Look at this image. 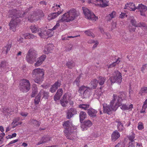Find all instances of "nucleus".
I'll return each mask as SVG.
<instances>
[{"label":"nucleus","mask_w":147,"mask_h":147,"mask_svg":"<svg viewBox=\"0 0 147 147\" xmlns=\"http://www.w3.org/2000/svg\"><path fill=\"white\" fill-rule=\"evenodd\" d=\"M8 12L9 17L12 18L9 25L10 28L12 29L15 28L18 23L20 22L21 20L20 18L24 17L27 12L22 13L20 11L14 9L9 10Z\"/></svg>","instance_id":"1"},{"label":"nucleus","mask_w":147,"mask_h":147,"mask_svg":"<svg viewBox=\"0 0 147 147\" xmlns=\"http://www.w3.org/2000/svg\"><path fill=\"white\" fill-rule=\"evenodd\" d=\"M44 75L43 69L40 68L35 69L32 71V76L34 78V81L38 84H40L43 81Z\"/></svg>","instance_id":"2"},{"label":"nucleus","mask_w":147,"mask_h":147,"mask_svg":"<svg viewBox=\"0 0 147 147\" xmlns=\"http://www.w3.org/2000/svg\"><path fill=\"white\" fill-rule=\"evenodd\" d=\"M103 106V112L109 114L110 111H115L119 106L116 102H110L109 105L107 103L104 102L101 103Z\"/></svg>","instance_id":"3"},{"label":"nucleus","mask_w":147,"mask_h":147,"mask_svg":"<svg viewBox=\"0 0 147 147\" xmlns=\"http://www.w3.org/2000/svg\"><path fill=\"white\" fill-rule=\"evenodd\" d=\"M37 54L36 52L33 49L29 50L26 57V59L28 63L33 64L36 61Z\"/></svg>","instance_id":"4"},{"label":"nucleus","mask_w":147,"mask_h":147,"mask_svg":"<svg viewBox=\"0 0 147 147\" xmlns=\"http://www.w3.org/2000/svg\"><path fill=\"white\" fill-rule=\"evenodd\" d=\"M121 74L117 70L115 71L113 74V76L111 77L109 80L112 84L116 82L120 84L122 81V78Z\"/></svg>","instance_id":"5"},{"label":"nucleus","mask_w":147,"mask_h":147,"mask_svg":"<svg viewBox=\"0 0 147 147\" xmlns=\"http://www.w3.org/2000/svg\"><path fill=\"white\" fill-rule=\"evenodd\" d=\"M92 90L90 87L82 86L80 87L78 92L81 94L82 98H87L90 96Z\"/></svg>","instance_id":"6"},{"label":"nucleus","mask_w":147,"mask_h":147,"mask_svg":"<svg viewBox=\"0 0 147 147\" xmlns=\"http://www.w3.org/2000/svg\"><path fill=\"white\" fill-rule=\"evenodd\" d=\"M30 88V83L28 80L23 79L21 80L20 88L21 91L23 92H26L29 91Z\"/></svg>","instance_id":"7"},{"label":"nucleus","mask_w":147,"mask_h":147,"mask_svg":"<svg viewBox=\"0 0 147 147\" xmlns=\"http://www.w3.org/2000/svg\"><path fill=\"white\" fill-rule=\"evenodd\" d=\"M74 20V9L70 10L69 11L65 13L62 16L61 18L59 20V21L63 22L66 21L69 22Z\"/></svg>","instance_id":"8"},{"label":"nucleus","mask_w":147,"mask_h":147,"mask_svg":"<svg viewBox=\"0 0 147 147\" xmlns=\"http://www.w3.org/2000/svg\"><path fill=\"white\" fill-rule=\"evenodd\" d=\"M82 9L83 10V13L86 18L90 20L95 21L98 19V17L96 16L93 13L91 12L88 9L85 7H83Z\"/></svg>","instance_id":"9"},{"label":"nucleus","mask_w":147,"mask_h":147,"mask_svg":"<svg viewBox=\"0 0 147 147\" xmlns=\"http://www.w3.org/2000/svg\"><path fill=\"white\" fill-rule=\"evenodd\" d=\"M81 123V127L82 131L86 130L90 127L92 125V122L89 120L87 119L85 120Z\"/></svg>","instance_id":"10"},{"label":"nucleus","mask_w":147,"mask_h":147,"mask_svg":"<svg viewBox=\"0 0 147 147\" xmlns=\"http://www.w3.org/2000/svg\"><path fill=\"white\" fill-rule=\"evenodd\" d=\"M136 8L140 11V14L141 16H146L145 12H146L147 10V6L141 4H139Z\"/></svg>","instance_id":"11"},{"label":"nucleus","mask_w":147,"mask_h":147,"mask_svg":"<svg viewBox=\"0 0 147 147\" xmlns=\"http://www.w3.org/2000/svg\"><path fill=\"white\" fill-rule=\"evenodd\" d=\"M61 85V81L60 80H58L51 86L49 91L52 93L55 92L58 88Z\"/></svg>","instance_id":"12"},{"label":"nucleus","mask_w":147,"mask_h":147,"mask_svg":"<svg viewBox=\"0 0 147 147\" xmlns=\"http://www.w3.org/2000/svg\"><path fill=\"white\" fill-rule=\"evenodd\" d=\"M46 58L45 55H43L39 58L36 59V62L34 64V65L35 67L39 66L42 64L43 62L45 60Z\"/></svg>","instance_id":"13"},{"label":"nucleus","mask_w":147,"mask_h":147,"mask_svg":"<svg viewBox=\"0 0 147 147\" xmlns=\"http://www.w3.org/2000/svg\"><path fill=\"white\" fill-rule=\"evenodd\" d=\"M51 138L48 135L43 136L40 139V141L38 142L36 145H39L40 144L46 143L50 140Z\"/></svg>","instance_id":"14"},{"label":"nucleus","mask_w":147,"mask_h":147,"mask_svg":"<svg viewBox=\"0 0 147 147\" xmlns=\"http://www.w3.org/2000/svg\"><path fill=\"white\" fill-rule=\"evenodd\" d=\"M53 45L52 44H49L45 46L44 49L43 51L44 52L45 54H48L49 53H51L53 49Z\"/></svg>","instance_id":"15"},{"label":"nucleus","mask_w":147,"mask_h":147,"mask_svg":"<svg viewBox=\"0 0 147 147\" xmlns=\"http://www.w3.org/2000/svg\"><path fill=\"white\" fill-rule=\"evenodd\" d=\"M63 92V90L62 88H60L57 90L54 97V99L55 101H56L60 99L62 94Z\"/></svg>","instance_id":"16"},{"label":"nucleus","mask_w":147,"mask_h":147,"mask_svg":"<svg viewBox=\"0 0 147 147\" xmlns=\"http://www.w3.org/2000/svg\"><path fill=\"white\" fill-rule=\"evenodd\" d=\"M41 95H42L41 100H47L49 97V92L44 90H41Z\"/></svg>","instance_id":"17"},{"label":"nucleus","mask_w":147,"mask_h":147,"mask_svg":"<svg viewBox=\"0 0 147 147\" xmlns=\"http://www.w3.org/2000/svg\"><path fill=\"white\" fill-rule=\"evenodd\" d=\"M32 93L31 95L32 97H34L38 92L37 86L36 84L33 85L32 88Z\"/></svg>","instance_id":"18"},{"label":"nucleus","mask_w":147,"mask_h":147,"mask_svg":"<svg viewBox=\"0 0 147 147\" xmlns=\"http://www.w3.org/2000/svg\"><path fill=\"white\" fill-rule=\"evenodd\" d=\"M120 136V135L119 132L117 131H114L111 135V139L112 140L115 141L118 139Z\"/></svg>","instance_id":"19"},{"label":"nucleus","mask_w":147,"mask_h":147,"mask_svg":"<svg viewBox=\"0 0 147 147\" xmlns=\"http://www.w3.org/2000/svg\"><path fill=\"white\" fill-rule=\"evenodd\" d=\"M98 83V81L96 79H94L91 81L90 84V86L91 87L90 88L92 89H95L97 86Z\"/></svg>","instance_id":"20"},{"label":"nucleus","mask_w":147,"mask_h":147,"mask_svg":"<svg viewBox=\"0 0 147 147\" xmlns=\"http://www.w3.org/2000/svg\"><path fill=\"white\" fill-rule=\"evenodd\" d=\"M88 113L90 117L94 118L96 117L97 111L93 109H91L88 110Z\"/></svg>","instance_id":"21"},{"label":"nucleus","mask_w":147,"mask_h":147,"mask_svg":"<svg viewBox=\"0 0 147 147\" xmlns=\"http://www.w3.org/2000/svg\"><path fill=\"white\" fill-rule=\"evenodd\" d=\"M71 94L69 93H67L65 94L63 96V98L62 101H68L71 100ZM60 101H62L61 100Z\"/></svg>","instance_id":"22"},{"label":"nucleus","mask_w":147,"mask_h":147,"mask_svg":"<svg viewBox=\"0 0 147 147\" xmlns=\"http://www.w3.org/2000/svg\"><path fill=\"white\" fill-rule=\"evenodd\" d=\"M58 8H57V10L58 11L57 12L53 13L50 15V18H48L49 20L55 18L62 13V12L61 11H58Z\"/></svg>","instance_id":"23"},{"label":"nucleus","mask_w":147,"mask_h":147,"mask_svg":"<svg viewBox=\"0 0 147 147\" xmlns=\"http://www.w3.org/2000/svg\"><path fill=\"white\" fill-rule=\"evenodd\" d=\"M30 123L33 126L37 127H39L41 124V122H39L34 119H31Z\"/></svg>","instance_id":"24"},{"label":"nucleus","mask_w":147,"mask_h":147,"mask_svg":"<svg viewBox=\"0 0 147 147\" xmlns=\"http://www.w3.org/2000/svg\"><path fill=\"white\" fill-rule=\"evenodd\" d=\"M115 16L116 12L115 11H113L111 13L106 16V19L107 21H110L112 19L115 18Z\"/></svg>","instance_id":"25"},{"label":"nucleus","mask_w":147,"mask_h":147,"mask_svg":"<svg viewBox=\"0 0 147 147\" xmlns=\"http://www.w3.org/2000/svg\"><path fill=\"white\" fill-rule=\"evenodd\" d=\"M79 117L80 121V122H81L84 119L86 118V114L85 112L82 111L80 113Z\"/></svg>","instance_id":"26"},{"label":"nucleus","mask_w":147,"mask_h":147,"mask_svg":"<svg viewBox=\"0 0 147 147\" xmlns=\"http://www.w3.org/2000/svg\"><path fill=\"white\" fill-rule=\"evenodd\" d=\"M65 128V129L64 131V132L65 134H66V135H67V138L68 139H69L71 140L72 139V138H71V134L69 133L70 131H71V128Z\"/></svg>","instance_id":"27"},{"label":"nucleus","mask_w":147,"mask_h":147,"mask_svg":"<svg viewBox=\"0 0 147 147\" xmlns=\"http://www.w3.org/2000/svg\"><path fill=\"white\" fill-rule=\"evenodd\" d=\"M11 46V44H9L4 47L3 49V53L6 54H7L8 51H10Z\"/></svg>","instance_id":"28"},{"label":"nucleus","mask_w":147,"mask_h":147,"mask_svg":"<svg viewBox=\"0 0 147 147\" xmlns=\"http://www.w3.org/2000/svg\"><path fill=\"white\" fill-rule=\"evenodd\" d=\"M13 110L10 108L4 107L3 108L2 112L5 114H7L8 113L13 112Z\"/></svg>","instance_id":"29"},{"label":"nucleus","mask_w":147,"mask_h":147,"mask_svg":"<svg viewBox=\"0 0 147 147\" xmlns=\"http://www.w3.org/2000/svg\"><path fill=\"white\" fill-rule=\"evenodd\" d=\"M71 123L69 121H64L63 124V126L64 128H71L70 127V125H71Z\"/></svg>","instance_id":"30"},{"label":"nucleus","mask_w":147,"mask_h":147,"mask_svg":"<svg viewBox=\"0 0 147 147\" xmlns=\"http://www.w3.org/2000/svg\"><path fill=\"white\" fill-rule=\"evenodd\" d=\"M73 111H74V109L73 108L69 109L68 110L67 113V119H70L73 116V115L72 114V113Z\"/></svg>","instance_id":"31"},{"label":"nucleus","mask_w":147,"mask_h":147,"mask_svg":"<svg viewBox=\"0 0 147 147\" xmlns=\"http://www.w3.org/2000/svg\"><path fill=\"white\" fill-rule=\"evenodd\" d=\"M119 96L121 101L125 100L126 98V96L125 93L123 92H119Z\"/></svg>","instance_id":"32"},{"label":"nucleus","mask_w":147,"mask_h":147,"mask_svg":"<svg viewBox=\"0 0 147 147\" xmlns=\"http://www.w3.org/2000/svg\"><path fill=\"white\" fill-rule=\"evenodd\" d=\"M99 79L98 81V83L100 85H103L106 80V78L105 77L100 76L99 78Z\"/></svg>","instance_id":"33"},{"label":"nucleus","mask_w":147,"mask_h":147,"mask_svg":"<svg viewBox=\"0 0 147 147\" xmlns=\"http://www.w3.org/2000/svg\"><path fill=\"white\" fill-rule=\"evenodd\" d=\"M130 22L132 25L135 27H137L138 23H137L134 17H132L130 18Z\"/></svg>","instance_id":"34"},{"label":"nucleus","mask_w":147,"mask_h":147,"mask_svg":"<svg viewBox=\"0 0 147 147\" xmlns=\"http://www.w3.org/2000/svg\"><path fill=\"white\" fill-rule=\"evenodd\" d=\"M117 120L116 122L117 123V127L118 130L119 131H121L123 129V127L121 123L119 121H117Z\"/></svg>","instance_id":"35"},{"label":"nucleus","mask_w":147,"mask_h":147,"mask_svg":"<svg viewBox=\"0 0 147 147\" xmlns=\"http://www.w3.org/2000/svg\"><path fill=\"white\" fill-rule=\"evenodd\" d=\"M30 28L33 33H36L39 32L40 29H38L35 26H30Z\"/></svg>","instance_id":"36"},{"label":"nucleus","mask_w":147,"mask_h":147,"mask_svg":"<svg viewBox=\"0 0 147 147\" xmlns=\"http://www.w3.org/2000/svg\"><path fill=\"white\" fill-rule=\"evenodd\" d=\"M147 93V87H143L141 88L139 92V94L141 95H142L143 94Z\"/></svg>","instance_id":"37"},{"label":"nucleus","mask_w":147,"mask_h":147,"mask_svg":"<svg viewBox=\"0 0 147 147\" xmlns=\"http://www.w3.org/2000/svg\"><path fill=\"white\" fill-rule=\"evenodd\" d=\"M28 19V20L29 21L31 22H33L35 20H36V17L34 16V14L29 16Z\"/></svg>","instance_id":"38"},{"label":"nucleus","mask_w":147,"mask_h":147,"mask_svg":"<svg viewBox=\"0 0 147 147\" xmlns=\"http://www.w3.org/2000/svg\"><path fill=\"white\" fill-rule=\"evenodd\" d=\"M7 63L5 61H1L0 64V67L1 68L5 69L7 65Z\"/></svg>","instance_id":"39"},{"label":"nucleus","mask_w":147,"mask_h":147,"mask_svg":"<svg viewBox=\"0 0 147 147\" xmlns=\"http://www.w3.org/2000/svg\"><path fill=\"white\" fill-rule=\"evenodd\" d=\"M113 99L112 101H121L119 95L117 96L116 94H114L113 95Z\"/></svg>","instance_id":"40"},{"label":"nucleus","mask_w":147,"mask_h":147,"mask_svg":"<svg viewBox=\"0 0 147 147\" xmlns=\"http://www.w3.org/2000/svg\"><path fill=\"white\" fill-rule=\"evenodd\" d=\"M79 107L82 108L84 110H86L89 107V105L88 104H82L80 105L79 106Z\"/></svg>","instance_id":"41"},{"label":"nucleus","mask_w":147,"mask_h":147,"mask_svg":"<svg viewBox=\"0 0 147 147\" xmlns=\"http://www.w3.org/2000/svg\"><path fill=\"white\" fill-rule=\"evenodd\" d=\"M106 3L104 2V1L102 0V2H101L100 3H102V4H98V5L99 6L101 7H105L109 5L108 4V2L107 1L106 2Z\"/></svg>","instance_id":"42"},{"label":"nucleus","mask_w":147,"mask_h":147,"mask_svg":"<svg viewBox=\"0 0 147 147\" xmlns=\"http://www.w3.org/2000/svg\"><path fill=\"white\" fill-rule=\"evenodd\" d=\"M41 90L40 91L38 95L35 97L34 101H40L41 96Z\"/></svg>","instance_id":"43"},{"label":"nucleus","mask_w":147,"mask_h":147,"mask_svg":"<svg viewBox=\"0 0 147 147\" xmlns=\"http://www.w3.org/2000/svg\"><path fill=\"white\" fill-rule=\"evenodd\" d=\"M59 20H58L57 21V22L56 24V25L54 26L51 29H49V30H51V31H53L54 30H55L57 28H58V27H59L60 26V24L59 23V22H61L60 21H59Z\"/></svg>","instance_id":"44"},{"label":"nucleus","mask_w":147,"mask_h":147,"mask_svg":"<svg viewBox=\"0 0 147 147\" xmlns=\"http://www.w3.org/2000/svg\"><path fill=\"white\" fill-rule=\"evenodd\" d=\"M119 59L120 58H118L115 62H114L110 64L108 67L111 68L115 66L116 63H117L118 61H119V62L120 61L119 60Z\"/></svg>","instance_id":"45"},{"label":"nucleus","mask_w":147,"mask_h":147,"mask_svg":"<svg viewBox=\"0 0 147 147\" xmlns=\"http://www.w3.org/2000/svg\"><path fill=\"white\" fill-rule=\"evenodd\" d=\"M146 26L145 23L140 22L139 23H138L137 27H146Z\"/></svg>","instance_id":"46"},{"label":"nucleus","mask_w":147,"mask_h":147,"mask_svg":"<svg viewBox=\"0 0 147 147\" xmlns=\"http://www.w3.org/2000/svg\"><path fill=\"white\" fill-rule=\"evenodd\" d=\"M81 77V75L79 76L77 78L75 81H74V83L76 82V84L77 86H79V82H80V80Z\"/></svg>","instance_id":"47"},{"label":"nucleus","mask_w":147,"mask_h":147,"mask_svg":"<svg viewBox=\"0 0 147 147\" xmlns=\"http://www.w3.org/2000/svg\"><path fill=\"white\" fill-rule=\"evenodd\" d=\"M85 33L88 36H92L93 38H94V36H93V33L91 32L90 31H89V30L85 31Z\"/></svg>","instance_id":"48"},{"label":"nucleus","mask_w":147,"mask_h":147,"mask_svg":"<svg viewBox=\"0 0 147 147\" xmlns=\"http://www.w3.org/2000/svg\"><path fill=\"white\" fill-rule=\"evenodd\" d=\"M138 128L139 130H142L144 128L143 124L142 122H139L138 123Z\"/></svg>","instance_id":"49"},{"label":"nucleus","mask_w":147,"mask_h":147,"mask_svg":"<svg viewBox=\"0 0 147 147\" xmlns=\"http://www.w3.org/2000/svg\"><path fill=\"white\" fill-rule=\"evenodd\" d=\"M66 65L68 68L72 69L73 68V63L71 62L70 61H69L67 63Z\"/></svg>","instance_id":"50"},{"label":"nucleus","mask_w":147,"mask_h":147,"mask_svg":"<svg viewBox=\"0 0 147 147\" xmlns=\"http://www.w3.org/2000/svg\"><path fill=\"white\" fill-rule=\"evenodd\" d=\"M80 14L79 12L78 11H77L74 9V19L79 16Z\"/></svg>","instance_id":"51"},{"label":"nucleus","mask_w":147,"mask_h":147,"mask_svg":"<svg viewBox=\"0 0 147 147\" xmlns=\"http://www.w3.org/2000/svg\"><path fill=\"white\" fill-rule=\"evenodd\" d=\"M131 4V7H130V9H131V10L134 11L136 9H137V7H136L135 5L134 4L132 3Z\"/></svg>","instance_id":"52"},{"label":"nucleus","mask_w":147,"mask_h":147,"mask_svg":"<svg viewBox=\"0 0 147 147\" xmlns=\"http://www.w3.org/2000/svg\"><path fill=\"white\" fill-rule=\"evenodd\" d=\"M134 138L135 137L134 134H132L130 136L129 138V140L131 141L130 142H132L133 144H134L133 143V142L134 141Z\"/></svg>","instance_id":"53"},{"label":"nucleus","mask_w":147,"mask_h":147,"mask_svg":"<svg viewBox=\"0 0 147 147\" xmlns=\"http://www.w3.org/2000/svg\"><path fill=\"white\" fill-rule=\"evenodd\" d=\"M19 119L18 118H14L11 123V125H15V123H16L19 121Z\"/></svg>","instance_id":"54"},{"label":"nucleus","mask_w":147,"mask_h":147,"mask_svg":"<svg viewBox=\"0 0 147 147\" xmlns=\"http://www.w3.org/2000/svg\"><path fill=\"white\" fill-rule=\"evenodd\" d=\"M121 108L123 110H127V105H126L123 104L121 105Z\"/></svg>","instance_id":"55"},{"label":"nucleus","mask_w":147,"mask_h":147,"mask_svg":"<svg viewBox=\"0 0 147 147\" xmlns=\"http://www.w3.org/2000/svg\"><path fill=\"white\" fill-rule=\"evenodd\" d=\"M26 36H28L29 38H33L34 37V36L32 34L27 33Z\"/></svg>","instance_id":"56"},{"label":"nucleus","mask_w":147,"mask_h":147,"mask_svg":"<svg viewBox=\"0 0 147 147\" xmlns=\"http://www.w3.org/2000/svg\"><path fill=\"white\" fill-rule=\"evenodd\" d=\"M131 3H127L125 5L124 9H128V7H129L130 9V7H131Z\"/></svg>","instance_id":"57"},{"label":"nucleus","mask_w":147,"mask_h":147,"mask_svg":"<svg viewBox=\"0 0 147 147\" xmlns=\"http://www.w3.org/2000/svg\"><path fill=\"white\" fill-rule=\"evenodd\" d=\"M38 14L41 17H43L44 16V14L43 13L42 10H39L38 11Z\"/></svg>","instance_id":"58"},{"label":"nucleus","mask_w":147,"mask_h":147,"mask_svg":"<svg viewBox=\"0 0 147 147\" xmlns=\"http://www.w3.org/2000/svg\"><path fill=\"white\" fill-rule=\"evenodd\" d=\"M68 102H60V104L63 107H65Z\"/></svg>","instance_id":"59"},{"label":"nucleus","mask_w":147,"mask_h":147,"mask_svg":"<svg viewBox=\"0 0 147 147\" xmlns=\"http://www.w3.org/2000/svg\"><path fill=\"white\" fill-rule=\"evenodd\" d=\"M18 139H16V140H12L7 145H9L10 144H14L16 142H18Z\"/></svg>","instance_id":"60"},{"label":"nucleus","mask_w":147,"mask_h":147,"mask_svg":"<svg viewBox=\"0 0 147 147\" xmlns=\"http://www.w3.org/2000/svg\"><path fill=\"white\" fill-rule=\"evenodd\" d=\"M129 31H135L136 29L135 28H132L131 26H129Z\"/></svg>","instance_id":"61"},{"label":"nucleus","mask_w":147,"mask_h":147,"mask_svg":"<svg viewBox=\"0 0 147 147\" xmlns=\"http://www.w3.org/2000/svg\"><path fill=\"white\" fill-rule=\"evenodd\" d=\"M20 114L22 116L24 117H26L28 115L27 113H26L25 112H21L20 113Z\"/></svg>","instance_id":"62"},{"label":"nucleus","mask_w":147,"mask_h":147,"mask_svg":"<svg viewBox=\"0 0 147 147\" xmlns=\"http://www.w3.org/2000/svg\"><path fill=\"white\" fill-rule=\"evenodd\" d=\"M125 14L126 13H125L121 12V14L120 15V17L121 18H123L124 17Z\"/></svg>","instance_id":"63"},{"label":"nucleus","mask_w":147,"mask_h":147,"mask_svg":"<svg viewBox=\"0 0 147 147\" xmlns=\"http://www.w3.org/2000/svg\"><path fill=\"white\" fill-rule=\"evenodd\" d=\"M128 109L127 110H131L133 108V105L132 104H131L129 106L127 105Z\"/></svg>","instance_id":"64"}]
</instances>
